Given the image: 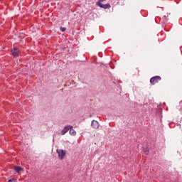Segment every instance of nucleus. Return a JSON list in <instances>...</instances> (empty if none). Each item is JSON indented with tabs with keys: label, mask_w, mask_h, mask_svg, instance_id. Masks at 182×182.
<instances>
[{
	"label": "nucleus",
	"mask_w": 182,
	"mask_h": 182,
	"mask_svg": "<svg viewBox=\"0 0 182 182\" xmlns=\"http://www.w3.org/2000/svg\"><path fill=\"white\" fill-rule=\"evenodd\" d=\"M160 80H161V77L156 75V76L152 77L150 79V83H151V85H156V83H159Z\"/></svg>",
	"instance_id": "obj_1"
},
{
	"label": "nucleus",
	"mask_w": 182,
	"mask_h": 182,
	"mask_svg": "<svg viewBox=\"0 0 182 182\" xmlns=\"http://www.w3.org/2000/svg\"><path fill=\"white\" fill-rule=\"evenodd\" d=\"M70 129H73V127L70 125L68 126H65L63 129L61 131V132L60 133V134L61 136H65V134H67L69 132Z\"/></svg>",
	"instance_id": "obj_2"
},
{
	"label": "nucleus",
	"mask_w": 182,
	"mask_h": 182,
	"mask_svg": "<svg viewBox=\"0 0 182 182\" xmlns=\"http://www.w3.org/2000/svg\"><path fill=\"white\" fill-rule=\"evenodd\" d=\"M57 153L60 159H63L66 154V151H63V149H57Z\"/></svg>",
	"instance_id": "obj_3"
},
{
	"label": "nucleus",
	"mask_w": 182,
	"mask_h": 182,
	"mask_svg": "<svg viewBox=\"0 0 182 182\" xmlns=\"http://www.w3.org/2000/svg\"><path fill=\"white\" fill-rule=\"evenodd\" d=\"M97 5L103 9H109V8H110V4H102L100 2H97Z\"/></svg>",
	"instance_id": "obj_4"
},
{
	"label": "nucleus",
	"mask_w": 182,
	"mask_h": 182,
	"mask_svg": "<svg viewBox=\"0 0 182 182\" xmlns=\"http://www.w3.org/2000/svg\"><path fill=\"white\" fill-rule=\"evenodd\" d=\"M91 126L93 129H99V122L96 120H92L91 122Z\"/></svg>",
	"instance_id": "obj_5"
},
{
	"label": "nucleus",
	"mask_w": 182,
	"mask_h": 182,
	"mask_svg": "<svg viewBox=\"0 0 182 182\" xmlns=\"http://www.w3.org/2000/svg\"><path fill=\"white\" fill-rule=\"evenodd\" d=\"M11 53L13 56H19V49L14 48V49L11 50Z\"/></svg>",
	"instance_id": "obj_6"
},
{
	"label": "nucleus",
	"mask_w": 182,
	"mask_h": 182,
	"mask_svg": "<svg viewBox=\"0 0 182 182\" xmlns=\"http://www.w3.org/2000/svg\"><path fill=\"white\" fill-rule=\"evenodd\" d=\"M69 131H70L69 133L71 136H76V131H75L73 128L70 129Z\"/></svg>",
	"instance_id": "obj_7"
},
{
	"label": "nucleus",
	"mask_w": 182,
	"mask_h": 182,
	"mask_svg": "<svg viewBox=\"0 0 182 182\" xmlns=\"http://www.w3.org/2000/svg\"><path fill=\"white\" fill-rule=\"evenodd\" d=\"M14 170H15V171H16V173H21V171H22V167L15 166Z\"/></svg>",
	"instance_id": "obj_8"
},
{
	"label": "nucleus",
	"mask_w": 182,
	"mask_h": 182,
	"mask_svg": "<svg viewBox=\"0 0 182 182\" xmlns=\"http://www.w3.org/2000/svg\"><path fill=\"white\" fill-rule=\"evenodd\" d=\"M60 31H61V32H65L66 31V28L65 27H60Z\"/></svg>",
	"instance_id": "obj_9"
},
{
	"label": "nucleus",
	"mask_w": 182,
	"mask_h": 182,
	"mask_svg": "<svg viewBox=\"0 0 182 182\" xmlns=\"http://www.w3.org/2000/svg\"><path fill=\"white\" fill-rule=\"evenodd\" d=\"M144 151L145 154H146V155L149 154V149H144Z\"/></svg>",
	"instance_id": "obj_10"
},
{
	"label": "nucleus",
	"mask_w": 182,
	"mask_h": 182,
	"mask_svg": "<svg viewBox=\"0 0 182 182\" xmlns=\"http://www.w3.org/2000/svg\"><path fill=\"white\" fill-rule=\"evenodd\" d=\"M12 181H15V179L13 178V179H9V182H12Z\"/></svg>",
	"instance_id": "obj_11"
},
{
	"label": "nucleus",
	"mask_w": 182,
	"mask_h": 182,
	"mask_svg": "<svg viewBox=\"0 0 182 182\" xmlns=\"http://www.w3.org/2000/svg\"><path fill=\"white\" fill-rule=\"evenodd\" d=\"M104 1H106V0H99L98 2H100V4H101V2H104Z\"/></svg>",
	"instance_id": "obj_12"
}]
</instances>
